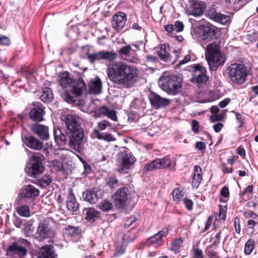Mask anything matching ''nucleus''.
<instances>
[{
  "mask_svg": "<svg viewBox=\"0 0 258 258\" xmlns=\"http://www.w3.org/2000/svg\"><path fill=\"white\" fill-rule=\"evenodd\" d=\"M19 243L13 242L8 247L7 252L13 255H16L20 258H24L27 253V250L24 246L20 245Z\"/></svg>",
  "mask_w": 258,
  "mask_h": 258,
  "instance_id": "24",
  "label": "nucleus"
},
{
  "mask_svg": "<svg viewBox=\"0 0 258 258\" xmlns=\"http://www.w3.org/2000/svg\"><path fill=\"white\" fill-rule=\"evenodd\" d=\"M93 132L96 135L98 139H104L107 141L114 140V139L113 138V136L110 134H104V136H103L100 133L99 131L97 129L94 130Z\"/></svg>",
  "mask_w": 258,
  "mask_h": 258,
  "instance_id": "45",
  "label": "nucleus"
},
{
  "mask_svg": "<svg viewBox=\"0 0 258 258\" xmlns=\"http://www.w3.org/2000/svg\"><path fill=\"white\" fill-rule=\"evenodd\" d=\"M94 116L100 117L102 116H106L113 121L117 120L116 111L113 109H110L105 106H102L95 111Z\"/></svg>",
  "mask_w": 258,
  "mask_h": 258,
  "instance_id": "25",
  "label": "nucleus"
},
{
  "mask_svg": "<svg viewBox=\"0 0 258 258\" xmlns=\"http://www.w3.org/2000/svg\"><path fill=\"white\" fill-rule=\"evenodd\" d=\"M223 127V124L221 122H218L213 125V127L216 133L220 132Z\"/></svg>",
  "mask_w": 258,
  "mask_h": 258,
  "instance_id": "63",
  "label": "nucleus"
},
{
  "mask_svg": "<svg viewBox=\"0 0 258 258\" xmlns=\"http://www.w3.org/2000/svg\"><path fill=\"white\" fill-rule=\"evenodd\" d=\"M137 220V219L135 216H132L128 219H126L124 222V228H128L130 226H131L133 223L136 222Z\"/></svg>",
  "mask_w": 258,
  "mask_h": 258,
  "instance_id": "50",
  "label": "nucleus"
},
{
  "mask_svg": "<svg viewBox=\"0 0 258 258\" xmlns=\"http://www.w3.org/2000/svg\"><path fill=\"white\" fill-rule=\"evenodd\" d=\"M114 203L119 209H124L131 198V192L127 187H122L117 190L114 196Z\"/></svg>",
  "mask_w": 258,
  "mask_h": 258,
  "instance_id": "9",
  "label": "nucleus"
},
{
  "mask_svg": "<svg viewBox=\"0 0 258 258\" xmlns=\"http://www.w3.org/2000/svg\"><path fill=\"white\" fill-rule=\"evenodd\" d=\"M30 129L33 134L37 135L42 140H47L49 137L48 127L44 125L34 123L30 126Z\"/></svg>",
  "mask_w": 258,
  "mask_h": 258,
  "instance_id": "20",
  "label": "nucleus"
},
{
  "mask_svg": "<svg viewBox=\"0 0 258 258\" xmlns=\"http://www.w3.org/2000/svg\"><path fill=\"white\" fill-rule=\"evenodd\" d=\"M126 250V245L123 242H120L117 243L116 246V251L114 255L119 256L124 253Z\"/></svg>",
  "mask_w": 258,
  "mask_h": 258,
  "instance_id": "42",
  "label": "nucleus"
},
{
  "mask_svg": "<svg viewBox=\"0 0 258 258\" xmlns=\"http://www.w3.org/2000/svg\"><path fill=\"white\" fill-rule=\"evenodd\" d=\"M40 194L39 190L31 184L24 185L21 189L20 196L22 199L34 201Z\"/></svg>",
  "mask_w": 258,
  "mask_h": 258,
  "instance_id": "15",
  "label": "nucleus"
},
{
  "mask_svg": "<svg viewBox=\"0 0 258 258\" xmlns=\"http://www.w3.org/2000/svg\"><path fill=\"white\" fill-rule=\"evenodd\" d=\"M194 258H204L203 251L199 248H196L194 252Z\"/></svg>",
  "mask_w": 258,
  "mask_h": 258,
  "instance_id": "64",
  "label": "nucleus"
},
{
  "mask_svg": "<svg viewBox=\"0 0 258 258\" xmlns=\"http://www.w3.org/2000/svg\"><path fill=\"white\" fill-rule=\"evenodd\" d=\"M100 198V191L96 188L86 190L83 194V198L92 204H95Z\"/></svg>",
  "mask_w": 258,
  "mask_h": 258,
  "instance_id": "23",
  "label": "nucleus"
},
{
  "mask_svg": "<svg viewBox=\"0 0 258 258\" xmlns=\"http://www.w3.org/2000/svg\"><path fill=\"white\" fill-rule=\"evenodd\" d=\"M64 234L71 237H74L78 236L79 234V232L76 227L69 225L64 228Z\"/></svg>",
  "mask_w": 258,
  "mask_h": 258,
  "instance_id": "38",
  "label": "nucleus"
},
{
  "mask_svg": "<svg viewBox=\"0 0 258 258\" xmlns=\"http://www.w3.org/2000/svg\"><path fill=\"white\" fill-rule=\"evenodd\" d=\"M254 241L253 239H249L245 244L244 253L245 254L249 255L252 251L254 248Z\"/></svg>",
  "mask_w": 258,
  "mask_h": 258,
  "instance_id": "43",
  "label": "nucleus"
},
{
  "mask_svg": "<svg viewBox=\"0 0 258 258\" xmlns=\"http://www.w3.org/2000/svg\"><path fill=\"white\" fill-rule=\"evenodd\" d=\"M159 84L163 90L172 95L179 93L182 86L181 80L176 75L161 77Z\"/></svg>",
  "mask_w": 258,
  "mask_h": 258,
  "instance_id": "5",
  "label": "nucleus"
},
{
  "mask_svg": "<svg viewBox=\"0 0 258 258\" xmlns=\"http://www.w3.org/2000/svg\"><path fill=\"white\" fill-rule=\"evenodd\" d=\"M219 35L218 29L215 26H204L203 28L202 39L207 41H210L213 39H217Z\"/></svg>",
  "mask_w": 258,
  "mask_h": 258,
  "instance_id": "16",
  "label": "nucleus"
},
{
  "mask_svg": "<svg viewBox=\"0 0 258 258\" xmlns=\"http://www.w3.org/2000/svg\"><path fill=\"white\" fill-rule=\"evenodd\" d=\"M88 59L91 63L96 61L102 60L101 51L97 53L89 54L88 56Z\"/></svg>",
  "mask_w": 258,
  "mask_h": 258,
  "instance_id": "44",
  "label": "nucleus"
},
{
  "mask_svg": "<svg viewBox=\"0 0 258 258\" xmlns=\"http://www.w3.org/2000/svg\"><path fill=\"white\" fill-rule=\"evenodd\" d=\"M11 44V40L8 37L0 34V45L9 46Z\"/></svg>",
  "mask_w": 258,
  "mask_h": 258,
  "instance_id": "49",
  "label": "nucleus"
},
{
  "mask_svg": "<svg viewBox=\"0 0 258 258\" xmlns=\"http://www.w3.org/2000/svg\"><path fill=\"white\" fill-rule=\"evenodd\" d=\"M188 70L193 72L192 79L199 84L206 83L208 80L206 69L200 64L190 66Z\"/></svg>",
  "mask_w": 258,
  "mask_h": 258,
  "instance_id": "11",
  "label": "nucleus"
},
{
  "mask_svg": "<svg viewBox=\"0 0 258 258\" xmlns=\"http://www.w3.org/2000/svg\"><path fill=\"white\" fill-rule=\"evenodd\" d=\"M43 156L40 153H35L30 158L25 171L28 175L33 178H37L44 169L43 165Z\"/></svg>",
  "mask_w": 258,
  "mask_h": 258,
  "instance_id": "6",
  "label": "nucleus"
},
{
  "mask_svg": "<svg viewBox=\"0 0 258 258\" xmlns=\"http://www.w3.org/2000/svg\"><path fill=\"white\" fill-rule=\"evenodd\" d=\"M100 210L103 212H108L113 208V204L108 200H103L98 205Z\"/></svg>",
  "mask_w": 258,
  "mask_h": 258,
  "instance_id": "39",
  "label": "nucleus"
},
{
  "mask_svg": "<svg viewBox=\"0 0 258 258\" xmlns=\"http://www.w3.org/2000/svg\"><path fill=\"white\" fill-rule=\"evenodd\" d=\"M54 139L58 144H66L67 142L66 136L61 133V131L59 128L54 130Z\"/></svg>",
  "mask_w": 258,
  "mask_h": 258,
  "instance_id": "36",
  "label": "nucleus"
},
{
  "mask_svg": "<svg viewBox=\"0 0 258 258\" xmlns=\"http://www.w3.org/2000/svg\"><path fill=\"white\" fill-rule=\"evenodd\" d=\"M99 212L95 209H89L87 210L86 219L89 222H94L99 218Z\"/></svg>",
  "mask_w": 258,
  "mask_h": 258,
  "instance_id": "34",
  "label": "nucleus"
},
{
  "mask_svg": "<svg viewBox=\"0 0 258 258\" xmlns=\"http://www.w3.org/2000/svg\"><path fill=\"white\" fill-rule=\"evenodd\" d=\"M111 124L108 121L104 120L101 122H98V127L101 130H104L107 126L110 127Z\"/></svg>",
  "mask_w": 258,
  "mask_h": 258,
  "instance_id": "53",
  "label": "nucleus"
},
{
  "mask_svg": "<svg viewBox=\"0 0 258 258\" xmlns=\"http://www.w3.org/2000/svg\"><path fill=\"white\" fill-rule=\"evenodd\" d=\"M149 99L152 106L156 109L164 107L170 103L169 100L162 98L155 93H150Z\"/></svg>",
  "mask_w": 258,
  "mask_h": 258,
  "instance_id": "22",
  "label": "nucleus"
},
{
  "mask_svg": "<svg viewBox=\"0 0 258 258\" xmlns=\"http://www.w3.org/2000/svg\"><path fill=\"white\" fill-rule=\"evenodd\" d=\"M17 213L22 217H29L30 216V208L27 205L19 206L16 208Z\"/></svg>",
  "mask_w": 258,
  "mask_h": 258,
  "instance_id": "37",
  "label": "nucleus"
},
{
  "mask_svg": "<svg viewBox=\"0 0 258 258\" xmlns=\"http://www.w3.org/2000/svg\"><path fill=\"white\" fill-rule=\"evenodd\" d=\"M127 20L126 14L122 12H118L112 18V28L118 32L124 28Z\"/></svg>",
  "mask_w": 258,
  "mask_h": 258,
  "instance_id": "13",
  "label": "nucleus"
},
{
  "mask_svg": "<svg viewBox=\"0 0 258 258\" xmlns=\"http://www.w3.org/2000/svg\"><path fill=\"white\" fill-rule=\"evenodd\" d=\"M190 4V7L187 9V13L189 15L196 17L203 15L206 8V5L204 3L197 0H191Z\"/></svg>",
  "mask_w": 258,
  "mask_h": 258,
  "instance_id": "17",
  "label": "nucleus"
},
{
  "mask_svg": "<svg viewBox=\"0 0 258 258\" xmlns=\"http://www.w3.org/2000/svg\"><path fill=\"white\" fill-rule=\"evenodd\" d=\"M246 218L256 219L258 215L252 211L245 212L243 214Z\"/></svg>",
  "mask_w": 258,
  "mask_h": 258,
  "instance_id": "55",
  "label": "nucleus"
},
{
  "mask_svg": "<svg viewBox=\"0 0 258 258\" xmlns=\"http://www.w3.org/2000/svg\"><path fill=\"white\" fill-rule=\"evenodd\" d=\"M208 16L211 19L223 25H229L231 22L229 16L217 12L214 8L209 11Z\"/></svg>",
  "mask_w": 258,
  "mask_h": 258,
  "instance_id": "19",
  "label": "nucleus"
},
{
  "mask_svg": "<svg viewBox=\"0 0 258 258\" xmlns=\"http://www.w3.org/2000/svg\"><path fill=\"white\" fill-rule=\"evenodd\" d=\"M202 177V168L198 165L194 167V173L192 175V185L198 188L200 184Z\"/></svg>",
  "mask_w": 258,
  "mask_h": 258,
  "instance_id": "31",
  "label": "nucleus"
},
{
  "mask_svg": "<svg viewBox=\"0 0 258 258\" xmlns=\"http://www.w3.org/2000/svg\"><path fill=\"white\" fill-rule=\"evenodd\" d=\"M199 123L196 120H192V131L195 133H198L199 131Z\"/></svg>",
  "mask_w": 258,
  "mask_h": 258,
  "instance_id": "58",
  "label": "nucleus"
},
{
  "mask_svg": "<svg viewBox=\"0 0 258 258\" xmlns=\"http://www.w3.org/2000/svg\"><path fill=\"white\" fill-rule=\"evenodd\" d=\"M220 43L217 41H214L207 46L205 56L211 71H216L225 62V54L220 50Z\"/></svg>",
  "mask_w": 258,
  "mask_h": 258,
  "instance_id": "3",
  "label": "nucleus"
},
{
  "mask_svg": "<svg viewBox=\"0 0 258 258\" xmlns=\"http://www.w3.org/2000/svg\"><path fill=\"white\" fill-rule=\"evenodd\" d=\"M79 204L77 202L76 198L72 191L70 190L67 200V207L69 211L72 212L77 211L79 209Z\"/></svg>",
  "mask_w": 258,
  "mask_h": 258,
  "instance_id": "32",
  "label": "nucleus"
},
{
  "mask_svg": "<svg viewBox=\"0 0 258 258\" xmlns=\"http://www.w3.org/2000/svg\"><path fill=\"white\" fill-rule=\"evenodd\" d=\"M211 120L212 122L216 121H220L223 119V115L222 114L212 115L210 117Z\"/></svg>",
  "mask_w": 258,
  "mask_h": 258,
  "instance_id": "61",
  "label": "nucleus"
},
{
  "mask_svg": "<svg viewBox=\"0 0 258 258\" xmlns=\"http://www.w3.org/2000/svg\"><path fill=\"white\" fill-rule=\"evenodd\" d=\"M69 137L70 146L72 149L80 153L83 149L82 143L84 133L83 129L67 133Z\"/></svg>",
  "mask_w": 258,
  "mask_h": 258,
  "instance_id": "8",
  "label": "nucleus"
},
{
  "mask_svg": "<svg viewBox=\"0 0 258 258\" xmlns=\"http://www.w3.org/2000/svg\"><path fill=\"white\" fill-rule=\"evenodd\" d=\"M253 186L252 185L248 186L245 190L241 194L242 198L245 201L248 200L252 192Z\"/></svg>",
  "mask_w": 258,
  "mask_h": 258,
  "instance_id": "47",
  "label": "nucleus"
},
{
  "mask_svg": "<svg viewBox=\"0 0 258 258\" xmlns=\"http://www.w3.org/2000/svg\"><path fill=\"white\" fill-rule=\"evenodd\" d=\"M106 73L109 80L123 88L132 87L136 81L138 71L123 61H114L109 64Z\"/></svg>",
  "mask_w": 258,
  "mask_h": 258,
  "instance_id": "1",
  "label": "nucleus"
},
{
  "mask_svg": "<svg viewBox=\"0 0 258 258\" xmlns=\"http://www.w3.org/2000/svg\"><path fill=\"white\" fill-rule=\"evenodd\" d=\"M59 78L60 85L66 89L63 96L66 101L70 103L75 102L76 98L86 91V85L83 80L74 81L67 73L61 74Z\"/></svg>",
  "mask_w": 258,
  "mask_h": 258,
  "instance_id": "2",
  "label": "nucleus"
},
{
  "mask_svg": "<svg viewBox=\"0 0 258 258\" xmlns=\"http://www.w3.org/2000/svg\"><path fill=\"white\" fill-rule=\"evenodd\" d=\"M118 182V181L115 176H111L107 180L106 183L111 188H114L117 185Z\"/></svg>",
  "mask_w": 258,
  "mask_h": 258,
  "instance_id": "48",
  "label": "nucleus"
},
{
  "mask_svg": "<svg viewBox=\"0 0 258 258\" xmlns=\"http://www.w3.org/2000/svg\"><path fill=\"white\" fill-rule=\"evenodd\" d=\"M118 54L123 60L132 63H137L138 58L135 51L132 49L131 45H125L118 50Z\"/></svg>",
  "mask_w": 258,
  "mask_h": 258,
  "instance_id": "12",
  "label": "nucleus"
},
{
  "mask_svg": "<svg viewBox=\"0 0 258 258\" xmlns=\"http://www.w3.org/2000/svg\"><path fill=\"white\" fill-rule=\"evenodd\" d=\"M102 60L112 61L117 58V55L113 51H101Z\"/></svg>",
  "mask_w": 258,
  "mask_h": 258,
  "instance_id": "40",
  "label": "nucleus"
},
{
  "mask_svg": "<svg viewBox=\"0 0 258 258\" xmlns=\"http://www.w3.org/2000/svg\"><path fill=\"white\" fill-rule=\"evenodd\" d=\"M192 56H194V54H187L184 56L183 59L179 61L178 63L177 64V67H179L182 64H185L188 62L192 58Z\"/></svg>",
  "mask_w": 258,
  "mask_h": 258,
  "instance_id": "52",
  "label": "nucleus"
},
{
  "mask_svg": "<svg viewBox=\"0 0 258 258\" xmlns=\"http://www.w3.org/2000/svg\"><path fill=\"white\" fill-rule=\"evenodd\" d=\"M226 71L229 78L234 84L241 85L246 80L248 71L243 63H232L227 68Z\"/></svg>",
  "mask_w": 258,
  "mask_h": 258,
  "instance_id": "4",
  "label": "nucleus"
},
{
  "mask_svg": "<svg viewBox=\"0 0 258 258\" xmlns=\"http://www.w3.org/2000/svg\"><path fill=\"white\" fill-rule=\"evenodd\" d=\"M82 163L84 168V172H85L86 174H88L91 170L90 165L84 160H83Z\"/></svg>",
  "mask_w": 258,
  "mask_h": 258,
  "instance_id": "62",
  "label": "nucleus"
},
{
  "mask_svg": "<svg viewBox=\"0 0 258 258\" xmlns=\"http://www.w3.org/2000/svg\"><path fill=\"white\" fill-rule=\"evenodd\" d=\"M45 107L41 106L34 105L29 113L30 118L34 121H41L43 120L45 114Z\"/></svg>",
  "mask_w": 258,
  "mask_h": 258,
  "instance_id": "26",
  "label": "nucleus"
},
{
  "mask_svg": "<svg viewBox=\"0 0 258 258\" xmlns=\"http://www.w3.org/2000/svg\"><path fill=\"white\" fill-rule=\"evenodd\" d=\"M24 226H25L24 231L25 233L28 234L31 231V227L32 226V223L31 222L29 221L27 223H25L24 224Z\"/></svg>",
  "mask_w": 258,
  "mask_h": 258,
  "instance_id": "59",
  "label": "nucleus"
},
{
  "mask_svg": "<svg viewBox=\"0 0 258 258\" xmlns=\"http://www.w3.org/2000/svg\"><path fill=\"white\" fill-rule=\"evenodd\" d=\"M62 119L65 122L67 133L82 129L78 123L77 117L75 115L72 114L64 115L62 116Z\"/></svg>",
  "mask_w": 258,
  "mask_h": 258,
  "instance_id": "14",
  "label": "nucleus"
},
{
  "mask_svg": "<svg viewBox=\"0 0 258 258\" xmlns=\"http://www.w3.org/2000/svg\"><path fill=\"white\" fill-rule=\"evenodd\" d=\"M169 51V45L168 44H162L157 54L160 59L164 62H170L171 61Z\"/></svg>",
  "mask_w": 258,
  "mask_h": 258,
  "instance_id": "30",
  "label": "nucleus"
},
{
  "mask_svg": "<svg viewBox=\"0 0 258 258\" xmlns=\"http://www.w3.org/2000/svg\"><path fill=\"white\" fill-rule=\"evenodd\" d=\"M22 140L23 143L31 149L39 151L43 149V143L33 136H22Z\"/></svg>",
  "mask_w": 258,
  "mask_h": 258,
  "instance_id": "21",
  "label": "nucleus"
},
{
  "mask_svg": "<svg viewBox=\"0 0 258 258\" xmlns=\"http://www.w3.org/2000/svg\"><path fill=\"white\" fill-rule=\"evenodd\" d=\"M258 224V217L256 219H249L247 221V224L248 226V228L252 229V231H253L254 227Z\"/></svg>",
  "mask_w": 258,
  "mask_h": 258,
  "instance_id": "54",
  "label": "nucleus"
},
{
  "mask_svg": "<svg viewBox=\"0 0 258 258\" xmlns=\"http://www.w3.org/2000/svg\"><path fill=\"white\" fill-rule=\"evenodd\" d=\"M57 255L51 245H46L42 247L39 252L38 258H57Z\"/></svg>",
  "mask_w": 258,
  "mask_h": 258,
  "instance_id": "29",
  "label": "nucleus"
},
{
  "mask_svg": "<svg viewBox=\"0 0 258 258\" xmlns=\"http://www.w3.org/2000/svg\"><path fill=\"white\" fill-rule=\"evenodd\" d=\"M52 143L48 142L46 143V147L43 148V151L46 156H48L49 154V150H51Z\"/></svg>",
  "mask_w": 258,
  "mask_h": 258,
  "instance_id": "60",
  "label": "nucleus"
},
{
  "mask_svg": "<svg viewBox=\"0 0 258 258\" xmlns=\"http://www.w3.org/2000/svg\"><path fill=\"white\" fill-rule=\"evenodd\" d=\"M135 161V158L131 154L127 152L122 153L117 160L119 171L125 173L128 172Z\"/></svg>",
  "mask_w": 258,
  "mask_h": 258,
  "instance_id": "7",
  "label": "nucleus"
},
{
  "mask_svg": "<svg viewBox=\"0 0 258 258\" xmlns=\"http://www.w3.org/2000/svg\"><path fill=\"white\" fill-rule=\"evenodd\" d=\"M89 92L91 94H98L102 90V82L98 77L91 79L88 83Z\"/></svg>",
  "mask_w": 258,
  "mask_h": 258,
  "instance_id": "27",
  "label": "nucleus"
},
{
  "mask_svg": "<svg viewBox=\"0 0 258 258\" xmlns=\"http://www.w3.org/2000/svg\"><path fill=\"white\" fill-rule=\"evenodd\" d=\"M173 199L176 202H179L184 197V192L180 187L176 188L172 192Z\"/></svg>",
  "mask_w": 258,
  "mask_h": 258,
  "instance_id": "41",
  "label": "nucleus"
},
{
  "mask_svg": "<svg viewBox=\"0 0 258 258\" xmlns=\"http://www.w3.org/2000/svg\"><path fill=\"white\" fill-rule=\"evenodd\" d=\"M43 102H50L53 98V94L51 90L47 87L43 89L42 94L40 96Z\"/></svg>",
  "mask_w": 258,
  "mask_h": 258,
  "instance_id": "33",
  "label": "nucleus"
},
{
  "mask_svg": "<svg viewBox=\"0 0 258 258\" xmlns=\"http://www.w3.org/2000/svg\"><path fill=\"white\" fill-rule=\"evenodd\" d=\"M16 242H19V244H20V245H22L23 246L26 247V248L28 247L30 245V242L29 241H28L27 239L23 238H20L16 241Z\"/></svg>",
  "mask_w": 258,
  "mask_h": 258,
  "instance_id": "56",
  "label": "nucleus"
},
{
  "mask_svg": "<svg viewBox=\"0 0 258 258\" xmlns=\"http://www.w3.org/2000/svg\"><path fill=\"white\" fill-rule=\"evenodd\" d=\"M221 231H219L216 235L215 238L216 239L212 242L211 244V246L213 247L215 246H216L219 243L220 238H221Z\"/></svg>",
  "mask_w": 258,
  "mask_h": 258,
  "instance_id": "57",
  "label": "nucleus"
},
{
  "mask_svg": "<svg viewBox=\"0 0 258 258\" xmlns=\"http://www.w3.org/2000/svg\"><path fill=\"white\" fill-rule=\"evenodd\" d=\"M182 243L181 239H176L171 243L170 249L175 253L179 252V249Z\"/></svg>",
  "mask_w": 258,
  "mask_h": 258,
  "instance_id": "46",
  "label": "nucleus"
},
{
  "mask_svg": "<svg viewBox=\"0 0 258 258\" xmlns=\"http://www.w3.org/2000/svg\"><path fill=\"white\" fill-rule=\"evenodd\" d=\"M173 26L174 31L176 32L182 31L184 28L183 23L179 21H175Z\"/></svg>",
  "mask_w": 258,
  "mask_h": 258,
  "instance_id": "51",
  "label": "nucleus"
},
{
  "mask_svg": "<svg viewBox=\"0 0 258 258\" xmlns=\"http://www.w3.org/2000/svg\"><path fill=\"white\" fill-rule=\"evenodd\" d=\"M168 232V229L167 228H164L153 236L149 237L147 240L150 244L156 247L160 246L163 244L162 237L166 235Z\"/></svg>",
  "mask_w": 258,
  "mask_h": 258,
  "instance_id": "28",
  "label": "nucleus"
},
{
  "mask_svg": "<svg viewBox=\"0 0 258 258\" xmlns=\"http://www.w3.org/2000/svg\"><path fill=\"white\" fill-rule=\"evenodd\" d=\"M34 183L37 184L40 186L46 187L49 185L50 183L52 182V179L50 175L45 174L42 176L41 178L37 179L36 181H32Z\"/></svg>",
  "mask_w": 258,
  "mask_h": 258,
  "instance_id": "35",
  "label": "nucleus"
},
{
  "mask_svg": "<svg viewBox=\"0 0 258 258\" xmlns=\"http://www.w3.org/2000/svg\"><path fill=\"white\" fill-rule=\"evenodd\" d=\"M36 234L40 239H45L53 238L55 231L47 220H44L39 223Z\"/></svg>",
  "mask_w": 258,
  "mask_h": 258,
  "instance_id": "10",
  "label": "nucleus"
},
{
  "mask_svg": "<svg viewBox=\"0 0 258 258\" xmlns=\"http://www.w3.org/2000/svg\"><path fill=\"white\" fill-rule=\"evenodd\" d=\"M171 162L168 158L156 159L147 164L144 169L147 171H152L154 169L165 168L170 166Z\"/></svg>",
  "mask_w": 258,
  "mask_h": 258,
  "instance_id": "18",
  "label": "nucleus"
}]
</instances>
